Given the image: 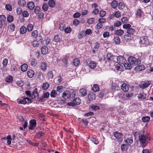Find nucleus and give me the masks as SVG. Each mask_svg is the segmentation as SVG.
<instances>
[{"label": "nucleus", "instance_id": "nucleus-1", "mask_svg": "<svg viewBox=\"0 0 153 153\" xmlns=\"http://www.w3.org/2000/svg\"><path fill=\"white\" fill-rule=\"evenodd\" d=\"M150 140V137L149 134H142L140 135L139 137V140L141 145L143 146L145 144L148 143Z\"/></svg>", "mask_w": 153, "mask_h": 153}, {"label": "nucleus", "instance_id": "nucleus-2", "mask_svg": "<svg viewBox=\"0 0 153 153\" xmlns=\"http://www.w3.org/2000/svg\"><path fill=\"white\" fill-rule=\"evenodd\" d=\"M27 103H31L32 102V100L31 99L27 97H22L20 98L17 100V102L19 104L25 105L27 103Z\"/></svg>", "mask_w": 153, "mask_h": 153}, {"label": "nucleus", "instance_id": "nucleus-3", "mask_svg": "<svg viewBox=\"0 0 153 153\" xmlns=\"http://www.w3.org/2000/svg\"><path fill=\"white\" fill-rule=\"evenodd\" d=\"M140 42L141 44V45H142L143 46H146L149 43V41L147 37L146 36H143L141 37Z\"/></svg>", "mask_w": 153, "mask_h": 153}, {"label": "nucleus", "instance_id": "nucleus-4", "mask_svg": "<svg viewBox=\"0 0 153 153\" xmlns=\"http://www.w3.org/2000/svg\"><path fill=\"white\" fill-rule=\"evenodd\" d=\"M36 120L33 119L29 121V129L30 130H33L36 126Z\"/></svg>", "mask_w": 153, "mask_h": 153}, {"label": "nucleus", "instance_id": "nucleus-5", "mask_svg": "<svg viewBox=\"0 0 153 153\" xmlns=\"http://www.w3.org/2000/svg\"><path fill=\"white\" fill-rule=\"evenodd\" d=\"M114 135L118 141L122 142L123 140V135L121 133L117 131L115 132L114 133Z\"/></svg>", "mask_w": 153, "mask_h": 153}, {"label": "nucleus", "instance_id": "nucleus-6", "mask_svg": "<svg viewBox=\"0 0 153 153\" xmlns=\"http://www.w3.org/2000/svg\"><path fill=\"white\" fill-rule=\"evenodd\" d=\"M71 93L69 91L67 90L65 91L62 94V97L65 99H67L70 97Z\"/></svg>", "mask_w": 153, "mask_h": 153}, {"label": "nucleus", "instance_id": "nucleus-7", "mask_svg": "<svg viewBox=\"0 0 153 153\" xmlns=\"http://www.w3.org/2000/svg\"><path fill=\"white\" fill-rule=\"evenodd\" d=\"M151 84L149 81H147L145 83H142L140 84V87L142 89H145L148 87Z\"/></svg>", "mask_w": 153, "mask_h": 153}, {"label": "nucleus", "instance_id": "nucleus-8", "mask_svg": "<svg viewBox=\"0 0 153 153\" xmlns=\"http://www.w3.org/2000/svg\"><path fill=\"white\" fill-rule=\"evenodd\" d=\"M137 59L133 56H129L128 58V61L129 63L131 65L135 64Z\"/></svg>", "mask_w": 153, "mask_h": 153}, {"label": "nucleus", "instance_id": "nucleus-9", "mask_svg": "<svg viewBox=\"0 0 153 153\" xmlns=\"http://www.w3.org/2000/svg\"><path fill=\"white\" fill-rule=\"evenodd\" d=\"M2 139L7 140V145H10L11 143L12 139L10 135H8L6 137H4L2 138Z\"/></svg>", "mask_w": 153, "mask_h": 153}, {"label": "nucleus", "instance_id": "nucleus-10", "mask_svg": "<svg viewBox=\"0 0 153 153\" xmlns=\"http://www.w3.org/2000/svg\"><path fill=\"white\" fill-rule=\"evenodd\" d=\"M48 49L47 46H44L41 48L42 53L43 55H46L48 52Z\"/></svg>", "mask_w": 153, "mask_h": 153}, {"label": "nucleus", "instance_id": "nucleus-11", "mask_svg": "<svg viewBox=\"0 0 153 153\" xmlns=\"http://www.w3.org/2000/svg\"><path fill=\"white\" fill-rule=\"evenodd\" d=\"M145 66L143 65H139L137 66L135 68V70L137 71H139L144 70Z\"/></svg>", "mask_w": 153, "mask_h": 153}, {"label": "nucleus", "instance_id": "nucleus-12", "mask_svg": "<svg viewBox=\"0 0 153 153\" xmlns=\"http://www.w3.org/2000/svg\"><path fill=\"white\" fill-rule=\"evenodd\" d=\"M129 85L126 84H123L121 87V89L124 91H127L129 89Z\"/></svg>", "mask_w": 153, "mask_h": 153}, {"label": "nucleus", "instance_id": "nucleus-13", "mask_svg": "<svg viewBox=\"0 0 153 153\" xmlns=\"http://www.w3.org/2000/svg\"><path fill=\"white\" fill-rule=\"evenodd\" d=\"M117 60L118 63L123 64V62H125V59L123 56H120L117 57Z\"/></svg>", "mask_w": 153, "mask_h": 153}, {"label": "nucleus", "instance_id": "nucleus-14", "mask_svg": "<svg viewBox=\"0 0 153 153\" xmlns=\"http://www.w3.org/2000/svg\"><path fill=\"white\" fill-rule=\"evenodd\" d=\"M27 74L29 78H32L34 76V72L33 70H30L27 71Z\"/></svg>", "mask_w": 153, "mask_h": 153}, {"label": "nucleus", "instance_id": "nucleus-15", "mask_svg": "<svg viewBox=\"0 0 153 153\" xmlns=\"http://www.w3.org/2000/svg\"><path fill=\"white\" fill-rule=\"evenodd\" d=\"M88 66L91 68L94 69L96 67L97 64L94 61H91L88 63Z\"/></svg>", "mask_w": 153, "mask_h": 153}, {"label": "nucleus", "instance_id": "nucleus-16", "mask_svg": "<svg viewBox=\"0 0 153 153\" xmlns=\"http://www.w3.org/2000/svg\"><path fill=\"white\" fill-rule=\"evenodd\" d=\"M27 6L29 9L32 10L34 8L35 5L33 1H30L28 3Z\"/></svg>", "mask_w": 153, "mask_h": 153}, {"label": "nucleus", "instance_id": "nucleus-17", "mask_svg": "<svg viewBox=\"0 0 153 153\" xmlns=\"http://www.w3.org/2000/svg\"><path fill=\"white\" fill-rule=\"evenodd\" d=\"M113 41L116 45H119L120 43L121 40L120 37L118 36L114 37Z\"/></svg>", "mask_w": 153, "mask_h": 153}, {"label": "nucleus", "instance_id": "nucleus-18", "mask_svg": "<svg viewBox=\"0 0 153 153\" xmlns=\"http://www.w3.org/2000/svg\"><path fill=\"white\" fill-rule=\"evenodd\" d=\"M79 93L81 94L82 96H84L87 94V91L86 89L83 88H82L79 90Z\"/></svg>", "mask_w": 153, "mask_h": 153}, {"label": "nucleus", "instance_id": "nucleus-19", "mask_svg": "<svg viewBox=\"0 0 153 153\" xmlns=\"http://www.w3.org/2000/svg\"><path fill=\"white\" fill-rule=\"evenodd\" d=\"M127 32L128 34L130 36V35L134 34L135 33V30L132 28H130L127 29Z\"/></svg>", "mask_w": 153, "mask_h": 153}, {"label": "nucleus", "instance_id": "nucleus-20", "mask_svg": "<svg viewBox=\"0 0 153 153\" xmlns=\"http://www.w3.org/2000/svg\"><path fill=\"white\" fill-rule=\"evenodd\" d=\"M95 98V95L94 93H91L88 95V99L90 101L94 100Z\"/></svg>", "mask_w": 153, "mask_h": 153}, {"label": "nucleus", "instance_id": "nucleus-21", "mask_svg": "<svg viewBox=\"0 0 153 153\" xmlns=\"http://www.w3.org/2000/svg\"><path fill=\"white\" fill-rule=\"evenodd\" d=\"M146 94L144 93H141L138 95L137 97L139 99H145L146 98Z\"/></svg>", "mask_w": 153, "mask_h": 153}, {"label": "nucleus", "instance_id": "nucleus-22", "mask_svg": "<svg viewBox=\"0 0 153 153\" xmlns=\"http://www.w3.org/2000/svg\"><path fill=\"white\" fill-rule=\"evenodd\" d=\"M27 65L26 64H24L21 66V71L23 72H25L27 70Z\"/></svg>", "mask_w": 153, "mask_h": 153}, {"label": "nucleus", "instance_id": "nucleus-23", "mask_svg": "<svg viewBox=\"0 0 153 153\" xmlns=\"http://www.w3.org/2000/svg\"><path fill=\"white\" fill-rule=\"evenodd\" d=\"M49 6L51 7H53L56 4V3L53 0H50L48 2Z\"/></svg>", "mask_w": 153, "mask_h": 153}, {"label": "nucleus", "instance_id": "nucleus-24", "mask_svg": "<svg viewBox=\"0 0 153 153\" xmlns=\"http://www.w3.org/2000/svg\"><path fill=\"white\" fill-rule=\"evenodd\" d=\"M47 67V64L45 62H42L41 65V68L42 71H45Z\"/></svg>", "mask_w": 153, "mask_h": 153}, {"label": "nucleus", "instance_id": "nucleus-25", "mask_svg": "<svg viewBox=\"0 0 153 153\" xmlns=\"http://www.w3.org/2000/svg\"><path fill=\"white\" fill-rule=\"evenodd\" d=\"M73 101L76 105H79L81 103V100L79 97H76L74 99Z\"/></svg>", "mask_w": 153, "mask_h": 153}, {"label": "nucleus", "instance_id": "nucleus-26", "mask_svg": "<svg viewBox=\"0 0 153 153\" xmlns=\"http://www.w3.org/2000/svg\"><path fill=\"white\" fill-rule=\"evenodd\" d=\"M32 96H34V98H35L36 97H38L39 94L38 92V90L37 88H35L33 92Z\"/></svg>", "mask_w": 153, "mask_h": 153}, {"label": "nucleus", "instance_id": "nucleus-27", "mask_svg": "<svg viewBox=\"0 0 153 153\" xmlns=\"http://www.w3.org/2000/svg\"><path fill=\"white\" fill-rule=\"evenodd\" d=\"M124 33V31L123 30L121 29L117 30L116 31L115 34L118 36H121Z\"/></svg>", "mask_w": 153, "mask_h": 153}, {"label": "nucleus", "instance_id": "nucleus-28", "mask_svg": "<svg viewBox=\"0 0 153 153\" xmlns=\"http://www.w3.org/2000/svg\"><path fill=\"white\" fill-rule=\"evenodd\" d=\"M125 7V4L123 2H120L118 5V8L120 10H123Z\"/></svg>", "mask_w": 153, "mask_h": 153}, {"label": "nucleus", "instance_id": "nucleus-29", "mask_svg": "<svg viewBox=\"0 0 153 153\" xmlns=\"http://www.w3.org/2000/svg\"><path fill=\"white\" fill-rule=\"evenodd\" d=\"M18 4L20 6L23 7L25 5L26 2L25 0H19Z\"/></svg>", "mask_w": 153, "mask_h": 153}, {"label": "nucleus", "instance_id": "nucleus-30", "mask_svg": "<svg viewBox=\"0 0 153 153\" xmlns=\"http://www.w3.org/2000/svg\"><path fill=\"white\" fill-rule=\"evenodd\" d=\"M31 45L34 47H37L39 46V44L37 41L35 40L32 42Z\"/></svg>", "mask_w": 153, "mask_h": 153}, {"label": "nucleus", "instance_id": "nucleus-31", "mask_svg": "<svg viewBox=\"0 0 153 153\" xmlns=\"http://www.w3.org/2000/svg\"><path fill=\"white\" fill-rule=\"evenodd\" d=\"M126 143L128 145H131L133 142V140L132 137L127 138L125 140Z\"/></svg>", "mask_w": 153, "mask_h": 153}, {"label": "nucleus", "instance_id": "nucleus-32", "mask_svg": "<svg viewBox=\"0 0 153 153\" xmlns=\"http://www.w3.org/2000/svg\"><path fill=\"white\" fill-rule=\"evenodd\" d=\"M22 14L23 16L24 17L27 18L29 16V12L26 10H24L22 11Z\"/></svg>", "mask_w": 153, "mask_h": 153}, {"label": "nucleus", "instance_id": "nucleus-33", "mask_svg": "<svg viewBox=\"0 0 153 153\" xmlns=\"http://www.w3.org/2000/svg\"><path fill=\"white\" fill-rule=\"evenodd\" d=\"M27 31V29L24 26H22L20 29V33L22 34H24Z\"/></svg>", "mask_w": 153, "mask_h": 153}, {"label": "nucleus", "instance_id": "nucleus-34", "mask_svg": "<svg viewBox=\"0 0 153 153\" xmlns=\"http://www.w3.org/2000/svg\"><path fill=\"white\" fill-rule=\"evenodd\" d=\"M80 61L79 60L78 58H76L74 59L73 62V65L77 66L79 65V64Z\"/></svg>", "mask_w": 153, "mask_h": 153}, {"label": "nucleus", "instance_id": "nucleus-35", "mask_svg": "<svg viewBox=\"0 0 153 153\" xmlns=\"http://www.w3.org/2000/svg\"><path fill=\"white\" fill-rule=\"evenodd\" d=\"M100 88L99 86L97 84H94L93 85L92 88V90L94 92H96L99 91Z\"/></svg>", "mask_w": 153, "mask_h": 153}, {"label": "nucleus", "instance_id": "nucleus-36", "mask_svg": "<svg viewBox=\"0 0 153 153\" xmlns=\"http://www.w3.org/2000/svg\"><path fill=\"white\" fill-rule=\"evenodd\" d=\"M33 25L32 24H29L27 26V30L28 32L31 31L33 29Z\"/></svg>", "mask_w": 153, "mask_h": 153}, {"label": "nucleus", "instance_id": "nucleus-37", "mask_svg": "<svg viewBox=\"0 0 153 153\" xmlns=\"http://www.w3.org/2000/svg\"><path fill=\"white\" fill-rule=\"evenodd\" d=\"M6 81L8 82H11L13 80V77L10 76H7L6 79Z\"/></svg>", "mask_w": 153, "mask_h": 153}, {"label": "nucleus", "instance_id": "nucleus-38", "mask_svg": "<svg viewBox=\"0 0 153 153\" xmlns=\"http://www.w3.org/2000/svg\"><path fill=\"white\" fill-rule=\"evenodd\" d=\"M38 35V32L37 30H34L31 33L32 36L34 38L37 37Z\"/></svg>", "mask_w": 153, "mask_h": 153}, {"label": "nucleus", "instance_id": "nucleus-39", "mask_svg": "<svg viewBox=\"0 0 153 153\" xmlns=\"http://www.w3.org/2000/svg\"><path fill=\"white\" fill-rule=\"evenodd\" d=\"M124 38L125 40L127 42H130L131 39V37L129 34L125 35L124 36Z\"/></svg>", "mask_w": 153, "mask_h": 153}, {"label": "nucleus", "instance_id": "nucleus-40", "mask_svg": "<svg viewBox=\"0 0 153 153\" xmlns=\"http://www.w3.org/2000/svg\"><path fill=\"white\" fill-rule=\"evenodd\" d=\"M49 86V85L48 82H45L43 84L42 88L44 90L47 89Z\"/></svg>", "mask_w": 153, "mask_h": 153}, {"label": "nucleus", "instance_id": "nucleus-41", "mask_svg": "<svg viewBox=\"0 0 153 153\" xmlns=\"http://www.w3.org/2000/svg\"><path fill=\"white\" fill-rule=\"evenodd\" d=\"M131 65L130 63H125L123 64V65L126 69H131L132 68Z\"/></svg>", "mask_w": 153, "mask_h": 153}, {"label": "nucleus", "instance_id": "nucleus-42", "mask_svg": "<svg viewBox=\"0 0 153 153\" xmlns=\"http://www.w3.org/2000/svg\"><path fill=\"white\" fill-rule=\"evenodd\" d=\"M116 69L117 70L121 71L123 69V67L122 65L120 64H118L116 66Z\"/></svg>", "mask_w": 153, "mask_h": 153}, {"label": "nucleus", "instance_id": "nucleus-43", "mask_svg": "<svg viewBox=\"0 0 153 153\" xmlns=\"http://www.w3.org/2000/svg\"><path fill=\"white\" fill-rule=\"evenodd\" d=\"M59 27L61 30H64L65 27V24L63 23H60L59 25Z\"/></svg>", "mask_w": 153, "mask_h": 153}, {"label": "nucleus", "instance_id": "nucleus-44", "mask_svg": "<svg viewBox=\"0 0 153 153\" xmlns=\"http://www.w3.org/2000/svg\"><path fill=\"white\" fill-rule=\"evenodd\" d=\"M150 118L149 117L146 116L143 117L142 118V120L144 122H147L149 120Z\"/></svg>", "mask_w": 153, "mask_h": 153}, {"label": "nucleus", "instance_id": "nucleus-45", "mask_svg": "<svg viewBox=\"0 0 153 153\" xmlns=\"http://www.w3.org/2000/svg\"><path fill=\"white\" fill-rule=\"evenodd\" d=\"M143 12L140 9H138L137 11V17H141L143 15Z\"/></svg>", "mask_w": 153, "mask_h": 153}, {"label": "nucleus", "instance_id": "nucleus-46", "mask_svg": "<svg viewBox=\"0 0 153 153\" xmlns=\"http://www.w3.org/2000/svg\"><path fill=\"white\" fill-rule=\"evenodd\" d=\"M8 63V59H4L3 61L2 64L3 65V67H6L7 66Z\"/></svg>", "mask_w": 153, "mask_h": 153}, {"label": "nucleus", "instance_id": "nucleus-47", "mask_svg": "<svg viewBox=\"0 0 153 153\" xmlns=\"http://www.w3.org/2000/svg\"><path fill=\"white\" fill-rule=\"evenodd\" d=\"M37 64V61L35 59H33L31 62V64L32 66L33 67L35 66Z\"/></svg>", "mask_w": 153, "mask_h": 153}, {"label": "nucleus", "instance_id": "nucleus-48", "mask_svg": "<svg viewBox=\"0 0 153 153\" xmlns=\"http://www.w3.org/2000/svg\"><path fill=\"white\" fill-rule=\"evenodd\" d=\"M51 97H55L57 95V93L55 90H53L51 93Z\"/></svg>", "mask_w": 153, "mask_h": 153}, {"label": "nucleus", "instance_id": "nucleus-49", "mask_svg": "<svg viewBox=\"0 0 153 153\" xmlns=\"http://www.w3.org/2000/svg\"><path fill=\"white\" fill-rule=\"evenodd\" d=\"M40 10V8L39 6H36L34 10V13L36 14H38Z\"/></svg>", "mask_w": 153, "mask_h": 153}, {"label": "nucleus", "instance_id": "nucleus-50", "mask_svg": "<svg viewBox=\"0 0 153 153\" xmlns=\"http://www.w3.org/2000/svg\"><path fill=\"white\" fill-rule=\"evenodd\" d=\"M126 98L127 100L130 99L133 96V93H126L125 94Z\"/></svg>", "mask_w": 153, "mask_h": 153}, {"label": "nucleus", "instance_id": "nucleus-51", "mask_svg": "<svg viewBox=\"0 0 153 153\" xmlns=\"http://www.w3.org/2000/svg\"><path fill=\"white\" fill-rule=\"evenodd\" d=\"M47 76L48 77V79H52L53 77V72L51 71H49L47 73Z\"/></svg>", "mask_w": 153, "mask_h": 153}, {"label": "nucleus", "instance_id": "nucleus-52", "mask_svg": "<svg viewBox=\"0 0 153 153\" xmlns=\"http://www.w3.org/2000/svg\"><path fill=\"white\" fill-rule=\"evenodd\" d=\"M95 22V19L93 18H91L88 19V23L89 24H93Z\"/></svg>", "mask_w": 153, "mask_h": 153}, {"label": "nucleus", "instance_id": "nucleus-53", "mask_svg": "<svg viewBox=\"0 0 153 153\" xmlns=\"http://www.w3.org/2000/svg\"><path fill=\"white\" fill-rule=\"evenodd\" d=\"M63 86H58L56 88V91L57 92L61 93L63 91Z\"/></svg>", "mask_w": 153, "mask_h": 153}, {"label": "nucleus", "instance_id": "nucleus-54", "mask_svg": "<svg viewBox=\"0 0 153 153\" xmlns=\"http://www.w3.org/2000/svg\"><path fill=\"white\" fill-rule=\"evenodd\" d=\"M64 30L66 33H68L71 32V29L70 27H68L65 28Z\"/></svg>", "mask_w": 153, "mask_h": 153}, {"label": "nucleus", "instance_id": "nucleus-55", "mask_svg": "<svg viewBox=\"0 0 153 153\" xmlns=\"http://www.w3.org/2000/svg\"><path fill=\"white\" fill-rule=\"evenodd\" d=\"M90 140L94 144L97 145L99 143V142L94 138H90Z\"/></svg>", "mask_w": 153, "mask_h": 153}, {"label": "nucleus", "instance_id": "nucleus-56", "mask_svg": "<svg viewBox=\"0 0 153 153\" xmlns=\"http://www.w3.org/2000/svg\"><path fill=\"white\" fill-rule=\"evenodd\" d=\"M111 6L114 8H116L117 6V3L116 1H113L111 3Z\"/></svg>", "mask_w": 153, "mask_h": 153}, {"label": "nucleus", "instance_id": "nucleus-57", "mask_svg": "<svg viewBox=\"0 0 153 153\" xmlns=\"http://www.w3.org/2000/svg\"><path fill=\"white\" fill-rule=\"evenodd\" d=\"M5 8L7 10L9 11H11L12 10L11 5L9 4H7L5 5Z\"/></svg>", "mask_w": 153, "mask_h": 153}, {"label": "nucleus", "instance_id": "nucleus-58", "mask_svg": "<svg viewBox=\"0 0 153 153\" xmlns=\"http://www.w3.org/2000/svg\"><path fill=\"white\" fill-rule=\"evenodd\" d=\"M113 56L111 53H108L107 55L106 58L108 60H110L113 58Z\"/></svg>", "mask_w": 153, "mask_h": 153}, {"label": "nucleus", "instance_id": "nucleus-59", "mask_svg": "<svg viewBox=\"0 0 153 153\" xmlns=\"http://www.w3.org/2000/svg\"><path fill=\"white\" fill-rule=\"evenodd\" d=\"M85 34L86 35H91L92 33V31L90 29H87L85 31Z\"/></svg>", "mask_w": 153, "mask_h": 153}, {"label": "nucleus", "instance_id": "nucleus-60", "mask_svg": "<svg viewBox=\"0 0 153 153\" xmlns=\"http://www.w3.org/2000/svg\"><path fill=\"white\" fill-rule=\"evenodd\" d=\"M121 20L123 23H127L128 22V19L126 17H123L121 18Z\"/></svg>", "mask_w": 153, "mask_h": 153}, {"label": "nucleus", "instance_id": "nucleus-61", "mask_svg": "<svg viewBox=\"0 0 153 153\" xmlns=\"http://www.w3.org/2000/svg\"><path fill=\"white\" fill-rule=\"evenodd\" d=\"M53 40L56 42H58L60 40V37L59 35H56L54 36Z\"/></svg>", "mask_w": 153, "mask_h": 153}, {"label": "nucleus", "instance_id": "nucleus-62", "mask_svg": "<svg viewBox=\"0 0 153 153\" xmlns=\"http://www.w3.org/2000/svg\"><path fill=\"white\" fill-rule=\"evenodd\" d=\"M6 20V17L4 15H0V22H4Z\"/></svg>", "mask_w": 153, "mask_h": 153}, {"label": "nucleus", "instance_id": "nucleus-63", "mask_svg": "<svg viewBox=\"0 0 153 153\" xmlns=\"http://www.w3.org/2000/svg\"><path fill=\"white\" fill-rule=\"evenodd\" d=\"M16 13L18 15H19L21 14L22 13V11L21 8H17L16 10Z\"/></svg>", "mask_w": 153, "mask_h": 153}, {"label": "nucleus", "instance_id": "nucleus-64", "mask_svg": "<svg viewBox=\"0 0 153 153\" xmlns=\"http://www.w3.org/2000/svg\"><path fill=\"white\" fill-rule=\"evenodd\" d=\"M86 34L84 31H82L79 34V36L80 38H84Z\"/></svg>", "mask_w": 153, "mask_h": 153}]
</instances>
